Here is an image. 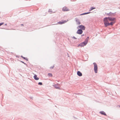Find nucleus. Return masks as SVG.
<instances>
[{"label": "nucleus", "mask_w": 120, "mask_h": 120, "mask_svg": "<svg viewBox=\"0 0 120 120\" xmlns=\"http://www.w3.org/2000/svg\"><path fill=\"white\" fill-rule=\"evenodd\" d=\"M116 20V19L114 18L108 17L104 18V21L105 26L112 25L115 23Z\"/></svg>", "instance_id": "f257e3e1"}, {"label": "nucleus", "mask_w": 120, "mask_h": 120, "mask_svg": "<svg viewBox=\"0 0 120 120\" xmlns=\"http://www.w3.org/2000/svg\"><path fill=\"white\" fill-rule=\"evenodd\" d=\"M89 38V37H87L85 41L84 42H82L79 44V46H80L82 47L86 45L87 44L88 42Z\"/></svg>", "instance_id": "f03ea898"}, {"label": "nucleus", "mask_w": 120, "mask_h": 120, "mask_svg": "<svg viewBox=\"0 0 120 120\" xmlns=\"http://www.w3.org/2000/svg\"><path fill=\"white\" fill-rule=\"evenodd\" d=\"M94 65V70L96 73L98 71V67L96 63H93Z\"/></svg>", "instance_id": "7ed1b4c3"}, {"label": "nucleus", "mask_w": 120, "mask_h": 120, "mask_svg": "<svg viewBox=\"0 0 120 120\" xmlns=\"http://www.w3.org/2000/svg\"><path fill=\"white\" fill-rule=\"evenodd\" d=\"M77 28L78 29H80L82 30H84L85 29V27L84 26L81 25L78 26L77 27Z\"/></svg>", "instance_id": "20e7f679"}, {"label": "nucleus", "mask_w": 120, "mask_h": 120, "mask_svg": "<svg viewBox=\"0 0 120 120\" xmlns=\"http://www.w3.org/2000/svg\"><path fill=\"white\" fill-rule=\"evenodd\" d=\"M82 32L83 31L82 30L80 29H79L77 32V34H81L82 33Z\"/></svg>", "instance_id": "39448f33"}, {"label": "nucleus", "mask_w": 120, "mask_h": 120, "mask_svg": "<svg viewBox=\"0 0 120 120\" xmlns=\"http://www.w3.org/2000/svg\"><path fill=\"white\" fill-rule=\"evenodd\" d=\"M54 86L56 89H60V85L58 84H56L55 85H54Z\"/></svg>", "instance_id": "423d86ee"}, {"label": "nucleus", "mask_w": 120, "mask_h": 120, "mask_svg": "<svg viewBox=\"0 0 120 120\" xmlns=\"http://www.w3.org/2000/svg\"><path fill=\"white\" fill-rule=\"evenodd\" d=\"M62 10L64 11H69L68 9L66 7H64L63 8Z\"/></svg>", "instance_id": "0eeeda50"}, {"label": "nucleus", "mask_w": 120, "mask_h": 120, "mask_svg": "<svg viewBox=\"0 0 120 120\" xmlns=\"http://www.w3.org/2000/svg\"><path fill=\"white\" fill-rule=\"evenodd\" d=\"M77 74L79 76H82V74L81 73L80 71H78L77 72Z\"/></svg>", "instance_id": "6e6552de"}, {"label": "nucleus", "mask_w": 120, "mask_h": 120, "mask_svg": "<svg viewBox=\"0 0 120 120\" xmlns=\"http://www.w3.org/2000/svg\"><path fill=\"white\" fill-rule=\"evenodd\" d=\"M37 76L36 75H35L34 76V78L35 80H38L39 79V78H37Z\"/></svg>", "instance_id": "1a4fd4ad"}, {"label": "nucleus", "mask_w": 120, "mask_h": 120, "mask_svg": "<svg viewBox=\"0 0 120 120\" xmlns=\"http://www.w3.org/2000/svg\"><path fill=\"white\" fill-rule=\"evenodd\" d=\"M100 113L102 114H103V115H106V114L103 111H101L100 112Z\"/></svg>", "instance_id": "9d476101"}, {"label": "nucleus", "mask_w": 120, "mask_h": 120, "mask_svg": "<svg viewBox=\"0 0 120 120\" xmlns=\"http://www.w3.org/2000/svg\"><path fill=\"white\" fill-rule=\"evenodd\" d=\"M77 23L78 25H79L80 24V22L78 20H76Z\"/></svg>", "instance_id": "9b49d317"}, {"label": "nucleus", "mask_w": 120, "mask_h": 120, "mask_svg": "<svg viewBox=\"0 0 120 120\" xmlns=\"http://www.w3.org/2000/svg\"><path fill=\"white\" fill-rule=\"evenodd\" d=\"M95 8H94L93 7H91L90 9V11L92 10L95 9Z\"/></svg>", "instance_id": "f8f14e48"}, {"label": "nucleus", "mask_w": 120, "mask_h": 120, "mask_svg": "<svg viewBox=\"0 0 120 120\" xmlns=\"http://www.w3.org/2000/svg\"><path fill=\"white\" fill-rule=\"evenodd\" d=\"M48 75L49 76H52V75L51 73H49L48 74Z\"/></svg>", "instance_id": "ddd939ff"}, {"label": "nucleus", "mask_w": 120, "mask_h": 120, "mask_svg": "<svg viewBox=\"0 0 120 120\" xmlns=\"http://www.w3.org/2000/svg\"><path fill=\"white\" fill-rule=\"evenodd\" d=\"M66 22H67V21H63L62 22V23H63V24L64 23Z\"/></svg>", "instance_id": "4468645a"}, {"label": "nucleus", "mask_w": 120, "mask_h": 120, "mask_svg": "<svg viewBox=\"0 0 120 120\" xmlns=\"http://www.w3.org/2000/svg\"><path fill=\"white\" fill-rule=\"evenodd\" d=\"M58 23L59 24H63V23H62V22H58Z\"/></svg>", "instance_id": "2eb2a0df"}, {"label": "nucleus", "mask_w": 120, "mask_h": 120, "mask_svg": "<svg viewBox=\"0 0 120 120\" xmlns=\"http://www.w3.org/2000/svg\"><path fill=\"white\" fill-rule=\"evenodd\" d=\"M49 12H52V11L51 9H49Z\"/></svg>", "instance_id": "dca6fc26"}, {"label": "nucleus", "mask_w": 120, "mask_h": 120, "mask_svg": "<svg viewBox=\"0 0 120 120\" xmlns=\"http://www.w3.org/2000/svg\"><path fill=\"white\" fill-rule=\"evenodd\" d=\"M39 85H42V83L41 82H39L38 83Z\"/></svg>", "instance_id": "f3484780"}, {"label": "nucleus", "mask_w": 120, "mask_h": 120, "mask_svg": "<svg viewBox=\"0 0 120 120\" xmlns=\"http://www.w3.org/2000/svg\"><path fill=\"white\" fill-rule=\"evenodd\" d=\"M90 13V12H89V13H84L83 14H82L81 15H84V14H88L89 13Z\"/></svg>", "instance_id": "a211bd4d"}, {"label": "nucleus", "mask_w": 120, "mask_h": 120, "mask_svg": "<svg viewBox=\"0 0 120 120\" xmlns=\"http://www.w3.org/2000/svg\"><path fill=\"white\" fill-rule=\"evenodd\" d=\"M4 24V22L0 23V26L2 25L3 24Z\"/></svg>", "instance_id": "6ab92c4d"}, {"label": "nucleus", "mask_w": 120, "mask_h": 120, "mask_svg": "<svg viewBox=\"0 0 120 120\" xmlns=\"http://www.w3.org/2000/svg\"><path fill=\"white\" fill-rule=\"evenodd\" d=\"M21 57L23 58L24 59H25V57H23V56H21Z\"/></svg>", "instance_id": "aec40b11"}, {"label": "nucleus", "mask_w": 120, "mask_h": 120, "mask_svg": "<svg viewBox=\"0 0 120 120\" xmlns=\"http://www.w3.org/2000/svg\"><path fill=\"white\" fill-rule=\"evenodd\" d=\"M21 62H22V63H24V64H25L23 62H22V61H21Z\"/></svg>", "instance_id": "412c9836"}, {"label": "nucleus", "mask_w": 120, "mask_h": 120, "mask_svg": "<svg viewBox=\"0 0 120 120\" xmlns=\"http://www.w3.org/2000/svg\"><path fill=\"white\" fill-rule=\"evenodd\" d=\"M22 26H23V24H22Z\"/></svg>", "instance_id": "4be33fe9"}, {"label": "nucleus", "mask_w": 120, "mask_h": 120, "mask_svg": "<svg viewBox=\"0 0 120 120\" xmlns=\"http://www.w3.org/2000/svg\"><path fill=\"white\" fill-rule=\"evenodd\" d=\"M83 35H82V36H83Z\"/></svg>", "instance_id": "5701e85b"}]
</instances>
